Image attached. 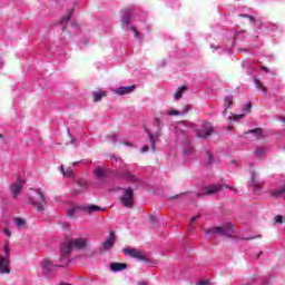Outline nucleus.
I'll return each mask as SVG.
<instances>
[{"instance_id": "nucleus-39", "label": "nucleus", "mask_w": 285, "mask_h": 285, "mask_svg": "<svg viewBox=\"0 0 285 285\" xmlns=\"http://www.w3.org/2000/svg\"><path fill=\"white\" fill-rule=\"evenodd\" d=\"M148 150H150V147L144 146L142 149H141V153H148Z\"/></svg>"}, {"instance_id": "nucleus-47", "label": "nucleus", "mask_w": 285, "mask_h": 285, "mask_svg": "<svg viewBox=\"0 0 285 285\" xmlns=\"http://www.w3.org/2000/svg\"><path fill=\"white\" fill-rule=\"evenodd\" d=\"M257 238H262V235L254 236V237H250V238H248V239H257Z\"/></svg>"}, {"instance_id": "nucleus-48", "label": "nucleus", "mask_w": 285, "mask_h": 285, "mask_svg": "<svg viewBox=\"0 0 285 285\" xmlns=\"http://www.w3.org/2000/svg\"><path fill=\"white\" fill-rule=\"evenodd\" d=\"M206 284H208V282H206V281H200L198 285H206Z\"/></svg>"}, {"instance_id": "nucleus-16", "label": "nucleus", "mask_w": 285, "mask_h": 285, "mask_svg": "<svg viewBox=\"0 0 285 285\" xmlns=\"http://www.w3.org/2000/svg\"><path fill=\"white\" fill-rule=\"evenodd\" d=\"M135 88H136L135 85L128 86V87H119L115 89V92L116 95H120V96L130 95V92H134Z\"/></svg>"}, {"instance_id": "nucleus-42", "label": "nucleus", "mask_w": 285, "mask_h": 285, "mask_svg": "<svg viewBox=\"0 0 285 285\" xmlns=\"http://www.w3.org/2000/svg\"><path fill=\"white\" fill-rule=\"evenodd\" d=\"M239 17H240L242 19H248V17H250V16L245 14V13H242V14H239Z\"/></svg>"}, {"instance_id": "nucleus-49", "label": "nucleus", "mask_w": 285, "mask_h": 285, "mask_svg": "<svg viewBox=\"0 0 285 285\" xmlns=\"http://www.w3.org/2000/svg\"><path fill=\"white\" fill-rule=\"evenodd\" d=\"M149 219L153 224H155V216H150Z\"/></svg>"}, {"instance_id": "nucleus-27", "label": "nucleus", "mask_w": 285, "mask_h": 285, "mask_svg": "<svg viewBox=\"0 0 285 285\" xmlns=\"http://www.w3.org/2000/svg\"><path fill=\"white\" fill-rule=\"evenodd\" d=\"M13 222L18 226V228H26V219L14 218Z\"/></svg>"}, {"instance_id": "nucleus-40", "label": "nucleus", "mask_w": 285, "mask_h": 285, "mask_svg": "<svg viewBox=\"0 0 285 285\" xmlns=\"http://www.w3.org/2000/svg\"><path fill=\"white\" fill-rule=\"evenodd\" d=\"M261 70H264L265 72H271V69H268L266 66H262Z\"/></svg>"}, {"instance_id": "nucleus-19", "label": "nucleus", "mask_w": 285, "mask_h": 285, "mask_svg": "<svg viewBox=\"0 0 285 285\" xmlns=\"http://www.w3.org/2000/svg\"><path fill=\"white\" fill-rule=\"evenodd\" d=\"M0 273L1 275H4V273L9 274L10 268H8V261L6 258L0 256Z\"/></svg>"}, {"instance_id": "nucleus-51", "label": "nucleus", "mask_w": 285, "mask_h": 285, "mask_svg": "<svg viewBox=\"0 0 285 285\" xmlns=\"http://www.w3.org/2000/svg\"><path fill=\"white\" fill-rule=\"evenodd\" d=\"M230 164H236V160H235V159H232V160H230Z\"/></svg>"}, {"instance_id": "nucleus-34", "label": "nucleus", "mask_w": 285, "mask_h": 285, "mask_svg": "<svg viewBox=\"0 0 285 285\" xmlns=\"http://www.w3.org/2000/svg\"><path fill=\"white\" fill-rule=\"evenodd\" d=\"M250 108H253V104H252V102H248V104L245 105L244 111L247 110V112H250Z\"/></svg>"}, {"instance_id": "nucleus-17", "label": "nucleus", "mask_w": 285, "mask_h": 285, "mask_svg": "<svg viewBox=\"0 0 285 285\" xmlns=\"http://www.w3.org/2000/svg\"><path fill=\"white\" fill-rule=\"evenodd\" d=\"M126 268H128V264L126 263H110V271L114 273L126 271Z\"/></svg>"}, {"instance_id": "nucleus-32", "label": "nucleus", "mask_w": 285, "mask_h": 285, "mask_svg": "<svg viewBox=\"0 0 285 285\" xmlns=\"http://www.w3.org/2000/svg\"><path fill=\"white\" fill-rule=\"evenodd\" d=\"M205 155L208 157L209 164H213V153H210V150L206 149Z\"/></svg>"}, {"instance_id": "nucleus-8", "label": "nucleus", "mask_w": 285, "mask_h": 285, "mask_svg": "<svg viewBox=\"0 0 285 285\" xmlns=\"http://www.w3.org/2000/svg\"><path fill=\"white\" fill-rule=\"evenodd\" d=\"M63 266L61 265H55L52 264V261L46 258L42 261V272L48 275V273H53L55 268H62Z\"/></svg>"}, {"instance_id": "nucleus-23", "label": "nucleus", "mask_w": 285, "mask_h": 285, "mask_svg": "<svg viewBox=\"0 0 285 285\" xmlns=\"http://www.w3.org/2000/svg\"><path fill=\"white\" fill-rule=\"evenodd\" d=\"M225 104H227V107L225 108L223 115H226V112H228V108H230V106H233V96H226L224 98Z\"/></svg>"}, {"instance_id": "nucleus-53", "label": "nucleus", "mask_w": 285, "mask_h": 285, "mask_svg": "<svg viewBox=\"0 0 285 285\" xmlns=\"http://www.w3.org/2000/svg\"><path fill=\"white\" fill-rule=\"evenodd\" d=\"M0 139H3V135L0 134Z\"/></svg>"}, {"instance_id": "nucleus-5", "label": "nucleus", "mask_w": 285, "mask_h": 285, "mask_svg": "<svg viewBox=\"0 0 285 285\" xmlns=\"http://www.w3.org/2000/svg\"><path fill=\"white\" fill-rule=\"evenodd\" d=\"M210 135H213V125H210V122H205L203 128L198 129L196 132V137L199 139H208Z\"/></svg>"}, {"instance_id": "nucleus-22", "label": "nucleus", "mask_w": 285, "mask_h": 285, "mask_svg": "<svg viewBox=\"0 0 285 285\" xmlns=\"http://www.w3.org/2000/svg\"><path fill=\"white\" fill-rule=\"evenodd\" d=\"M92 97H94V101L97 102V101H101V99L104 97H107V94H106V91L99 90V91L94 92Z\"/></svg>"}, {"instance_id": "nucleus-18", "label": "nucleus", "mask_w": 285, "mask_h": 285, "mask_svg": "<svg viewBox=\"0 0 285 285\" xmlns=\"http://www.w3.org/2000/svg\"><path fill=\"white\" fill-rule=\"evenodd\" d=\"M82 210H85V213H88V215L92 214V213H99L101 210H104V208L97 206V205H89V206H85L82 207Z\"/></svg>"}, {"instance_id": "nucleus-29", "label": "nucleus", "mask_w": 285, "mask_h": 285, "mask_svg": "<svg viewBox=\"0 0 285 285\" xmlns=\"http://www.w3.org/2000/svg\"><path fill=\"white\" fill-rule=\"evenodd\" d=\"M252 186L255 191L259 190V184H257V180L255 179V175H252Z\"/></svg>"}, {"instance_id": "nucleus-24", "label": "nucleus", "mask_w": 285, "mask_h": 285, "mask_svg": "<svg viewBox=\"0 0 285 285\" xmlns=\"http://www.w3.org/2000/svg\"><path fill=\"white\" fill-rule=\"evenodd\" d=\"M60 170H61L63 177H72V175H73L72 168H70V167L66 169L63 167V165H61Z\"/></svg>"}, {"instance_id": "nucleus-11", "label": "nucleus", "mask_w": 285, "mask_h": 285, "mask_svg": "<svg viewBox=\"0 0 285 285\" xmlns=\"http://www.w3.org/2000/svg\"><path fill=\"white\" fill-rule=\"evenodd\" d=\"M118 177H121L122 179L130 181V184H138L139 181V178L128 170L121 171L120 174H118Z\"/></svg>"}, {"instance_id": "nucleus-12", "label": "nucleus", "mask_w": 285, "mask_h": 285, "mask_svg": "<svg viewBox=\"0 0 285 285\" xmlns=\"http://www.w3.org/2000/svg\"><path fill=\"white\" fill-rule=\"evenodd\" d=\"M115 232H110L108 239L102 243V250H110L115 246Z\"/></svg>"}, {"instance_id": "nucleus-3", "label": "nucleus", "mask_w": 285, "mask_h": 285, "mask_svg": "<svg viewBox=\"0 0 285 285\" xmlns=\"http://www.w3.org/2000/svg\"><path fill=\"white\" fill-rule=\"evenodd\" d=\"M122 253L129 257H132L134 259H138L139 262H150L148 256H146V253H144L141 249L124 248Z\"/></svg>"}, {"instance_id": "nucleus-50", "label": "nucleus", "mask_w": 285, "mask_h": 285, "mask_svg": "<svg viewBox=\"0 0 285 285\" xmlns=\"http://www.w3.org/2000/svg\"><path fill=\"white\" fill-rule=\"evenodd\" d=\"M125 146H132V144H130V142H125Z\"/></svg>"}, {"instance_id": "nucleus-15", "label": "nucleus", "mask_w": 285, "mask_h": 285, "mask_svg": "<svg viewBox=\"0 0 285 285\" xmlns=\"http://www.w3.org/2000/svg\"><path fill=\"white\" fill-rule=\"evenodd\" d=\"M94 175L97 177L100 181H104L108 177V174L106 173V169H104L101 166H98L94 169Z\"/></svg>"}, {"instance_id": "nucleus-45", "label": "nucleus", "mask_w": 285, "mask_h": 285, "mask_svg": "<svg viewBox=\"0 0 285 285\" xmlns=\"http://www.w3.org/2000/svg\"><path fill=\"white\" fill-rule=\"evenodd\" d=\"M248 19L252 21V23H255V17L249 16Z\"/></svg>"}, {"instance_id": "nucleus-31", "label": "nucleus", "mask_w": 285, "mask_h": 285, "mask_svg": "<svg viewBox=\"0 0 285 285\" xmlns=\"http://www.w3.org/2000/svg\"><path fill=\"white\" fill-rule=\"evenodd\" d=\"M77 213V207L70 208L67 212L68 217H75V214Z\"/></svg>"}, {"instance_id": "nucleus-35", "label": "nucleus", "mask_w": 285, "mask_h": 285, "mask_svg": "<svg viewBox=\"0 0 285 285\" xmlns=\"http://www.w3.org/2000/svg\"><path fill=\"white\" fill-rule=\"evenodd\" d=\"M244 117H245V115H244V114H240V115H234V116H233V119H234L235 121H237L238 119H244Z\"/></svg>"}, {"instance_id": "nucleus-43", "label": "nucleus", "mask_w": 285, "mask_h": 285, "mask_svg": "<svg viewBox=\"0 0 285 285\" xmlns=\"http://www.w3.org/2000/svg\"><path fill=\"white\" fill-rule=\"evenodd\" d=\"M4 253L8 255V253H10V247H8V245H4Z\"/></svg>"}, {"instance_id": "nucleus-25", "label": "nucleus", "mask_w": 285, "mask_h": 285, "mask_svg": "<svg viewBox=\"0 0 285 285\" xmlns=\"http://www.w3.org/2000/svg\"><path fill=\"white\" fill-rule=\"evenodd\" d=\"M184 90H188V87L181 86V87L178 88V90L175 94V99L176 100L181 99V95H184Z\"/></svg>"}, {"instance_id": "nucleus-56", "label": "nucleus", "mask_w": 285, "mask_h": 285, "mask_svg": "<svg viewBox=\"0 0 285 285\" xmlns=\"http://www.w3.org/2000/svg\"><path fill=\"white\" fill-rule=\"evenodd\" d=\"M189 153H193V149H189Z\"/></svg>"}, {"instance_id": "nucleus-44", "label": "nucleus", "mask_w": 285, "mask_h": 285, "mask_svg": "<svg viewBox=\"0 0 285 285\" xmlns=\"http://www.w3.org/2000/svg\"><path fill=\"white\" fill-rule=\"evenodd\" d=\"M138 285H149V284H148V282L140 281V282H138Z\"/></svg>"}, {"instance_id": "nucleus-6", "label": "nucleus", "mask_w": 285, "mask_h": 285, "mask_svg": "<svg viewBox=\"0 0 285 285\" xmlns=\"http://www.w3.org/2000/svg\"><path fill=\"white\" fill-rule=\"evenodd\" d=\"M206 195H217L224 190V185H209L204 187ZM205 194H198V197H204Z\"/></svg>"}, {"instance_id": "nucleus-13", "label": "nucleus", "mask_w": 285, "mask_h": 285, "mask_svg": "<svg viewBox=\"0 0 285 285\" xmlns=\"http://www.w3.org/2000/svg\"><path fill=\"white\" fill-rule=\"evenodd\" d=\"M132 17V13L130 12L129 9H125L122 11V17H121V26L122 28H126V26H130V18Z\"/></svg>"}, {"instance_id": "nucleus-9", "label": "nucleus", "mask_w": 285, "mask_h": 285, "mask_svg": "<svg viewBox=\"0 0 285 285\" xmlns=\"http://www.w3.org/2000/svg\"><path fill=\"white\" fill-rule=\"evenodd\" d=\"M70 242L71 246H73V248H77L78 250H83L88 246V239L82 237L73 238Z\"/></svg>"}, {"instance_id": "nucleus-14", "label": "nucleus", "mask_w": 285, "mask_h": 285, "mask_svg": "<svg viewBox=\"0 0 285 285\" xmlns=\"http://www.w3.org/2000/svg\"><path fill=\"white\" fill-rule=\"evenodd\" d=\"M149 137V141L151 144V150L155 153L156 150V144L159 141V136L161 135V131H157L155 135H153L150 131L147 132Z\"/></svg>"}, {"instance_id": "nucleus-41", "label": "nucleus", "mask_w": 285, "mask_h": 285, "mask_svg": "<svg viewBox=\"0 0 285 285\" xmlns=\"http://www.w3.org/2000/svg\"><path fill=\"white\" fill-rule=\"evenodd\" d=\"M225 188H229V190H233L234 193H237V188H235V187H229L228 185H225Z\"/></svg>"}, {"instance_id": "nucleus-1", "label": "nucleus", "mask_w": 285, "mask_h": 285, "mask_svg": "<svg viewBox=\"0 0 285 285\" xmlns=\"http://www.w3.org/2000/svg\"><path fill=\"white\" fill-rule=\"evenodd\" d=\"M29 204H31L38 213H43L46 210V195L43 191L37 189L35 195L29 198Z\"/></svg>"}, {"instance_id": "nucleus-54", "label": "nucleus", "mask_w": 285, "mask_h": 285, "mask_svg": "<svg viewBox=\"0 0 285 285\" xmlns=\"http://www.w3.org/2000/svg\"><path fill=\"white\" fill-rule=\"evenodd\" d=\"M171 199H177V196L171 197Z\"/></svg>"}, {"instance_id": "nucleus-10", "label": "nucleus", "mask_w": 285, "mask_h": 285, "mask_svg": "<svg viewBox=\"0 0 285 285\" xmlns=\"http://www.w3.org/2000/svg\"><path fill=\"white\" fill-rule=\"evenodd\" d=\"M72 248L73 246L71 240H69L68 243H63L60 248V253H61L60 261H62L63 257L70 256V254L72 253Z\"/></svg>"}, {"instance_id": "nucleus-33", "label": "nucleus", "mask_w": 285, "mask_h": 285, "mask_svg": "<svg viewBox=\"0 0 285 285\" xmlns=\"http://www.w3.org/2000/svg\"><path fill=\"white\" fill-rule=\"evenodd\" d=\"M275 222H276V224H283L284 218L282 217V215H277V216H275Z\"/></svg>"}, {"instance_id": "nucleus-28", "label": "nucleus", "mask_w": 285, "mask_h": 285, "mask_svg": "<svg viewBox=\"0 0 285 285\" xmlns=\"http://www.w3.org/2000/svg\"><path fill=\"white\" fill-rule=\"evenodd\" d=\"M77 185L79 186L80 190L88 189V181H86L85 179H79L77 181Z\"/></svg>"}, {"instance_id": "nucleus-46", "label": "nucleus", "mask_w": 285, "mask_h": 285, "mask_svg": "<svg viewBox=\"0 0 285 285\" xmlns=\"http://www.w3.org/2000/svg\"><path fill=\"white\" fill-rule=\"evenodd\" d=\"M3 233L10 237V229H4Z\"/></svg>"}, {"instance_id": "nucleus-21", "label": "nucleus", "mask_w": 285, "mask_h": 285, "mask_svg": "<svg viewBox=\"0 0 285 285\" xmlns=\"http://www.w3.org/2000/svg\"><path fill=\"white\" fill-rule=\"evenodd\" d=\"M254 83L258 90H262V92L264 94L268 92V89L266 88V86H264V83H262V81L258 78H254Z\"/></svg>"}, {"instance_id": "nucleus-36", "label": "nucleus", "mask_w": 285, "mask_h": 285, "mask_svg": "<svg viewBox=\"0 0 285 285\" xmlns=\"http://www.w3.org/2000/svg\"><path fill=\"white\" fill-rule=\"evenodd\" d=\"M255 155H264V148L262 147L256 148Z\"/></svg>"}, {"instance_id": "nucleus-30", "label": "nucleus", "mask_w": 285, "mask_h": 285, "mask_svg": "<svg viewBox=\"0 0 285 285\" xmlns=\"http://www.w3.org/2000/svg\"><path fill=\"white\" fill-rule=\"evenodd\" d=\"M253 135H256V137H262V128H255L249 130Z\"/></svg>"}, {"instance_id": "nucleus-4", "label": "nucleus", "mask_w": 285, "mask_h": 285, "mask_svg": "<svg viewBox=\"0 0 285 285\" xmlns=\"http://www.w3.org/2000/svg\"><path fill=\"white\" fill-rule=\"evenodd\" d=\"M210 233H217L218 235H224L225 237H228L230 236V233H233V225L226 224L224 226H218L206 230L207 235H210Z\"/></svg>"}, {"instance_id": "nucleus-37", "label": "nucleus", "mask_w": 285, "mask_h": 285, "mask_svg": "<svg viewBox=\"0 0 285 285\" xmlns=\"http://www.w3.org/2000/svg\"><path fill=\"white\" fill-rule=\"evenodd\" d=\"M130 30H132L135 37H138L139 32L137 31V28L130 27Z\"/></svg>"}, {"instance_id": "nucleus-52", "label": "nucleus", "mask_w": 285, "mask_h": 285, "mask_svg": "<svg viewBox=\"0 0 285 285\" xmlns=\"http://www.w3.org/2000/svg\"><path fill=\"white\" fill-rule=\"evenodd\" d=\"M72 166H79V163H73Z\"/></svg>"}, {"instance_id": "nucleus-7", "label": "nucleus", "mask_w": 285, "mask_h": 285, "mask_svg": "<svg viewBox=\"0 0 285 285\" xmlns=\"http://www.w3.org/2000/svg\"><path fill=\"white\" fill-rule=\"evenodd\" d=\"M23 186H26V180L21 178H18V180L11 185L10 189L14 198L19 197Z\"/></svg>"}, {"instance_id": "nucleus-38", "label": "nucleus", "mask_w": 285, "mask_h": 285, "mask_svg": "<svg viewBox=\"0 0 285 285\" xmlns=\"http://www.w3.org/2000/svg\"><path fill=\"white\" fill-rule=\"evenodd\" d=\"M199 219V216H193L190 219V225H193L194 222H197Z\"/></svg>"}, {"instance_id": "nucleus-55", "label": "nucleus", "mask_w": 285, "mask_h": 285, "mask_svg": "<svg viewBox=\"0 0 285 285\" xmlns=\"http://www.w3.org/2000/svg\"><path fill=\"white\" fill-rule=\"evenodd\" d=\"M157 124H159V119H156Z\"/></svg>"}, {"instance_id": "nucleus-20", "label": "nucleus", "mask_w": 285, "mask_h": 285, "mask_svg": "<svg viewBox=\"0 0 285 285\" xmlns=\"http://www.w3.org/2000/svg\"><path fill=\"white\" fill-rule=\"evenodd\" d=\"M188 110H190V105H186L185 110L183 111H177V110H168L167 115L169 116H179V115H186V112H188Z\"/></svg>"}, {"instance_id": "nucleus-2", "label": "nucleus", "mask_w": 285, "mask_h": 285, "mask_svg": "<svg viewBox=\"0 0 285 285\" xmlns=\"http://www.w3.org/2000/svg\"><path fill=\"white\" fill-rule=\"evenodd\" d=\"M120 204H122L125 208H132L135 206V190L131 187L124 189Z\"/></svg>"}, {"instance_id": "nucleus-26", "label": "nucleus", "mask_w": 285, "mask_h": 285, "mask_svg": "<svg viewBox=\"0 0 285 285\" xmlns=\"http://www.w3.org/2000/svg\"><path fill=\"white\" fill-rule=\"evenodd\" d=\"M73 14H75V8H71V9L68 11V13H67L65 17H62V23H63V22L67 23L68 20L71 19Z\"/></svg>"}]
</instances>
